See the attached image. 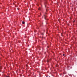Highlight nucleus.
Masks as SVG:
<instances>
[{"label": "nucleus", "mask_w": 77, "mask_h": 77, "mask_svg": "<svg viewBox=\"0 0 77 77\" xmlns=\"http://www.w3.org/2000/svg\"><path fill=\"white\" fill-rule=\"evenodd\" d=\"M46 16H45V15H44V16L43 17H44V18H45V20L46 19Z\"/></svg>", "instance_id": "1"}, {"label": "nucleus", "mask_w": 77, "mask_h": 77, "mask_svg": "<svg viewBox=\"0 0 77 77\" xmlns=\"http://www.w3.org/2000/svg\"><path fill=\"white\" fill-rule=\"evenodd\" d=\"M22 23L24 24L25 23V22L24 21L22 22Z\"/></svg>", "instance_id": "2"}, {"label": "nucleus", "mask_w": 77, "mask_h": 77, "mask_svg": "<svg viewBox=\"0 0 77 77\" xmlns=\"http://www.w3.org/2000/svg\"><path fill=\"white\" fill-rule=\"evenodd\" d=\"M48 10V9H46V11H47Z\"/></svg>", "instance_id": "3"}, {"label": "nucleus", "mask_w": 77, "mask_h": 77, "mask_svg": "<svg viewBox=\"0 0 77 77\" xmlns=\"http://www.w3.org/2000/svg\"><path fill=\"white\" fill-rule=\"evenodd\" d=\"M64 55H65V54H63V56H64Z\"/></svg>", "instance_id": "4"}, {"label": "nucleus", "mask_w": 77, "mask_h": 77, "mask_svg": "<svg viewBox=\"0 0 77 77\" xmlns=\"http://www.w3.org/2000/svg\"><path fill=\"white\" fill-rule=\"evenodd\" d=\"M45 7H46V4L45 5Z\"/></svg>", "instance_id": "5"}, {"label": "nucleus", "mask_w": 77, "mask_h": 77, "mask_svg": "<svg viewBox=\"0 0 77 77\" xmlns=\"http://www.w3.org/2000/svg\"><path fill=\"white\" fill-rule=\"evenodd\" d=\"M6 77H8V76H6Z\"/></svg>", "instance_id": "6"}, {"label": "nucleus", "mask_w": 77, "mask_h": 77, "mask_svg": "<svg viewBox=\"0 0 77 77\" xmlns=\"http://www.w3.org/2000/svg\"><path fill=\"white\" fill-rule=\"evenodd\" d=\"M39 10H40V9H39Z\"/></svg>", "instance_id": "7"}]
</instances>
